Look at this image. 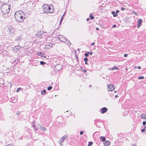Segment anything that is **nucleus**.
I'll return each instance as SVG.
<instances>
[{
  "label": "nucleus",
  "mask_w": 146,
  "mask_h": 146,
  "mask_svg": "<svg viewBox=\"0 0 146 146\" xmlns=\"http://www.w3.org/2000/svg\"><path fill=\"white\" fill-rule=\"evenodd\" d=\"M15 17L17 21L23 22L26 16L24 12L22 11H18L15 14Z\"/></svg>",
  "instance_id": "obj_1"
},
{
  "label": "nucleus",
  "mask_w": 146,
  "mask_h": 146,
  "mask_svg": "<svg viewBox=\"0 0 146 146\" xmlns=\"http://www.w3.org/2000/svg\"><path fill=\"white\" fill-rule=\"evenodd\" d=\"M11 8L10 5H8L4 3L3 5H2L1 9L2 12V15L5 17H8Z\"/></svg>",
  "instance_id": "obj_2"
},
{
  "label": "nucleus",
  "mask_w": 146,
  "mask_h": 146,
  "mask_svg": "<svg viewBox=\"0 0 146 146\" xmlns=\"http://www.w3.org/2000/svg\"><path fill=\"white\" fill-rule=\"evenodd\" d=\"M42 12L41 13V14L47 13H52L54 9L52 5H50L47 4H44L42 6Z\"/></svg>",
  "instance_id": "obj_3"
},
{
  "label": "nucleus",
  "mask_w": 146,
  "mask_h": 146,
  "mask_svg": "<svg viewBox=\"0 0 146 146\" xmlns=\"http://www.w3.org/2000/svg\"><path fill=\"white\" fill-rule=\"evenodd\" d=\"M7 28H8L7 31L9 33L10 35H12L15 31L14 28L11 25L7 26Z\"/></svg>",
  "instance_id": "obj_4"
},
{
  "label": "nucleus",
  "mask_w": 146,
  "mask_h": 146,
  "mask_svg": "<svg viewBox=\"0 0 146 146\" xmlns=\"http://www.w3.org/2000/svg\"><path fill=\"white\" fill-rule=\"evenodd\" d=\"M108 90L109 91H112L115 88L113 85L110 84L108 86Z\"/></svg>",
  "instance_id": "obj_5"
},
{
  "label": "nucleus",
  "mask_w": 146,
  "mask_h": 146,
  "mask_svg": "<svg viewBox=\"0 0 146 146\" xmlns=\"http://www.w3.org/2000/svg\"><path fill=\"white\" fill-rule=\"evenodd\" d=\"M68 137L66 135H64L63 137H62L60 140V143H62L66 138H68Z\"/></svg>",
  "instance_id": "obj_6"
},
{
  "label": "nucleus",
  "mask_w": 146,
  "mask_h": 146,
  "mask_svg": "<svg viewBox=\"0 0 146 146\" xmlns=\"http://www.w3.org/2000/svg\"><path fill=\"white\" fill-rule=\"evenodd\" d=\"M21 48V47L19 45H17L15 46L13 48V51L14 52H17Z\"/></svg>",
  "instance_id": "obj_7"
},
{
  "label": "nucleus",
  "mask_w": 146,
  "mask_h": 146,
  "mask_svg": "<svg viewBox=\"0 0 146 146\" xmlns=\"http://www.w3.org/2000/svg\"><path fill=\"white\" fill-rule=\"evenodd\" d=\"M108 109L106 107H103L101 109V113L102 114L106 113L108 111Z\"/></svg>",
  "instance_id": "obj_8"
},
{
  "label": "nucleus",
  "mask_w": 146,
  "mask_h": 146,
  "mask_svg": "<svg viewBox=\"0 0 146 146\" xmlns=\"http://www.w3.org/2000/svg\"><path fill=\"white\" fill-rule=\"evenodd\" d=\"M142 22V19H139L138 20V23L137 24V27L138 28H139L141 25Z\"/></svg>",
  "instance_id": "obj_9"
},
{
  "label": "nucleus",
  "mask_w": 146,
  "mask_h": 146,
  "mask_svg": "<svg viewBox=\"0 0 146 146\" xmlns=\"http://www.w3.org/2000/svg\"><path fill=\"white\" fill-rule=\"evenodd\" d=\"M60 67H61V66L60 65L58 64V65H56V67L55 68V69H54L55 71H60L61 69V68H60Z\"/></svg>",
  "instance_id": "obj_10"
},
{
  "label": "nucleus",
  "mask_w": 146,
  "mask_h": 146,
  "mask_svg": "<svg viewBox=\"0 0 146 146\" xmlns=\"http://www.w3.org/2000/svg\"><path fill=\"white\" fill-rule=\"evenodd\" d=\"M37 33L36 34V36L38 35V37L43 33V31H40L37 32Z\"/></svg>",
  "instance_id": "obj_11"
},
{
  "label": "nucleus",
  "mask_w": 146,
  "mask_h": 146,
  "mask_svg": "<svg viewBox=\"0 0 146 146\" xmlns=\"http://www.w3.org/2000/svg\"><path fill=\"white\" fill-rule=\"evenodd\" d=\"M39 61L38 60H35L33 62V65L35 66H38L39 64Z\"/></svg>",
  "instance_id": "obj_12"
},
{
  "label": "nucleus",
  "mask_w": 146,
  "mask_h": 146,
  "mask_svg": "<svg viewBox=\"0 0 146 146\" xmlns=\"http://www.w3.org/2000/svg\"><path fill=\"white\" fill-rule=\"evenodd\" d=\"M110 142L109 141H106L104 143V144L106 146H108L110 145Z\"/></svg>",
  "instance_id": "obj_13"
},
{
  "label": "nucleus",
  "mask_w": 146,
  "mask_h": 146,
  "mask_svg": "<svg viewBox=\"0 0 146 146\" xmlns=\"http://www.w3.org/2000/svg\"><path fill=\"white\" fill-rule=\"evenodd\" d=\"M119 69V68L118 67L116 66H114L113 67L109 69L111 70H118Z\"/></svg>",
  "instance_id": "obj_14"
},
{
  "label": "nucleus",
  "mask_w": 146,
  "mask_h": 146,
  "mask_svg": "<svg viewBox=\"0 0 146 146\" xmlns=\"http://www.w3.org/2000/svg\"><path fill=\"white\" fill-rule=\"evenodd\" d=\"M140 117L141 119H146V114H142L141 115Z\"/></svg>",
  "instance_id": "obj_15"
},
{
  "label": "nucleus",
  "mask_w": 146,
  "mask_h": 146,
  "mask_svg": "<svg viewBox=\"0 0 146 146\" xmlns=\"http://www.w3.org/2000/svg\"><path fill=\"white\" fill-rule=\"evenodd\" d=\"M111 13L112 15H113V17H115L118 16V15L114 11H112L111 12Z\"/></svg>",
  "instance_id": "obj_16"
},
{
  "label": "nucleus",
  "mask_w": 146,
  "mask_h": 146,
  "mask_svg": "<svg viewBox=\"0 0 146 146\" xmlns=\"http://www.w3.org/2000/svg\"><path fill=\"white\" fill-rule=\"evenodd\" d=\"M44 53L43 52H38L37 53V54L42 57H44L43 55H44Z\"/></svg>",
  "instance_id": "obj_17"
},
{
  "label": "nucleus",
  "mask_w": 146,
  "mask_h": 146,
  "mask_svg": "<svg viewBox=\"0 0 146 146\" xmlns=\"http://www.w3.org/2000/svg\"><path fill=\"white\" fill-rule=\"evenodd\" d=\"M100 140L103 142H104L106 141V138L104 136H101L100 137Z\"/></svg>",
  "instance_id": "obj_18"
},
{
  "label": "nucleus",
  "mask_w": 146,
  "mask_h": 146,
  "mask_svg": "<svg viewBox=\"0 0 146 146\" xmlns=\"http://www.w3.org/2000/svg\"><path fill=\"white\" fill-rule=\"evenodd\" d=\"M15 40L18 42L21 41L22 40L21 36H18L17 38H16Z\"/></svg>",
  "instance_id": "obj_19"
},
{
  "label": "nucleus",
  "mask_w": 146,
  "mask_h": 146,
  "mask_svg": "<svg viewBox=\"0 0 146 146\" xmlns=\"http://www.w3.org/2000/svg\"><path fill=\"white\" fill-rule=\"evenodd\" d=\"M60 40L63 42H66L67 41V39L63 37L61 39H60Z\"/></svg>",
  "instance_id": "obj_20"
},
{
  "label": "nucleus",
  "mask_w": 146,
  "mask_h": 146,
  "mask_svg": "<svg viewBox=\"0 0 146 146\" xmlns=\"http://www.w3.org/2000/svg\"><path fill=\"white\" fill-rule=\"evenodd\" d=\"M89 17L91 20H93L94 19V17L92 13H91L89 15Z\"/></svg>",
  "instance_id": "obj_21"
},
{
  "label": "nucleus",
  "mask_w": 146,
  "mask_h": 146,
  "mask_svg": "<svg viewBox=\"0 0 146 146\" xmlns=\"http://www.w3.org/2000/svg\"><path fill=\"white\" fill-rule=\"evenodd\" d=\"M46 92V90H43L41 91V94L42 95H43Z\"/></svg>",
  "instance_id": "obj_22"
},
{
  "label": "nucleus",
  "mask_w": 146,
  "mask_h": 146,
  "mask_svg": "<svg viewBox=\"0 0 146 146\" xmlns=\"http://www.w3.org/2000/svg\"><path fill=\"white\" fill-rule=\"evenodd\" d=\"M63 37V36L61 35H58V38L60 40Z\"/></svg>",
  "instance_id": "obj_23"
},
{
  "label": "nucleus",
  "mask_w": 146,
  "mask_h": 146,
  "mask_svg": "<svg viewBox=\"0 0 146 146\" xmlns=\"http://www.w3.org/2000/svg\"><path fill=\"white\" fill-rule=\"evenodd\" d=\"M64 19V17H63V16H62L61 18V19L60 20V25L62 23V20H63V19Z\"/></svg>",
  "instance_id": "obj_24"
},
{
  "label": "nucleus",
  "mask_w": 146,
  "mask_h": 146,
  "mask_svg": "<svg viewBox=\"0 0 146 146\" xmlns=\"http://www.w3.org/2000/svg\"><path fill=\"white\" fill-rule=\"evenodd\" d=\"M40 127L41 129H42V130L43 131H46V128L44 127H42L40 126Z\"/></svg>",
  "instance_id": "obj_25"
},
{
  "label": "nucleus",
  "mask_w": 146,
  "mask_h": 146,
  "mask_svg": "<svg viewBox=\"0 0 146 146\" xmlns=\"http://www.w3.org/2000/svg\"><path fill=\"white\" fill-rule=\"evenodd\" d=\"M46 64V62H44L43 61H41L40 62V64L42 65H44V64Z\"/></svg>",
  "instance_id": "obj_26"
},
{
  "label": "nucleus",
  "mask_w": 146,
  "mask_h": 146,
  "mask_svg": "<svg viewBox=\"0 0 146 146\" xmlns=\"http://www.w3.org/2000/svg\"><path fill=\"white\" fill-rule=\"evenodd\" d=\"M93 143L92 141H90L88 144V146H91L92 145V144Z\"/></svg>",
  "instance_id": "obj_27"
},
{
  "label": "nucleus",
  "mask_w": 146,
  "mask_h": 146,
  "mask_svg": "<svg viewBox=\"0 0 146 146\" xmlns=\"http://www.w3.org/2000/svg\"><path fill=\"white\" fill-rule=\"evenodd\" d=\"M53 44V43H50L48 45H47L46 46H48L49 47H50L51 48L52 47V45Z\"/></svg>",
  "instance_id": "obj_28"
},
{
  "label": "nucleus",
  "mask_w": 146,
  "mask_h": 146,
  "mask_svg": "<svg viewBox=\"0 0 146 146\" xmlns=\"http://www.w3.org/2000/svg\"><path fill=\"white\" fill-rule=\"evenodd\" d=\"M144 78V77L142 76H140L138 77V79H143Z\"/></svg>",
  "instance_id": "obj_29"
},
{
  "label": "nucleus",
  "mask_w": 146,
  "mask_h": 146,
  "mask_svg": "<svg viewBox=\"0 0 146 146\" xmlns=\"http://www.w3.org/2000/svg\"><path fill=\"white\" fill-rule=\"evenodd\" d=\"M52 86H49L47 88V90H50L52 88Z\"/></svg>",
  "instance_id": "obj_30"
},
{
  "label": "nucleus",
  "mask_w": 146,
  "mask_h": 146,
  "mask_svg": "<svg viewBox=\"0 0 146 146\" xmlns=\"http://www.w3.org/2000/svg\"><path fill=\"white\" fill-rule=\"evenodd\" d=\"M22 89L21 88H19L17 89L16 92H18L20 91V90L21 89Z\"/></svg>",
  "instance_id": "obj_31"
},
{
  "label": "nucleus",
  "mask_w": 146,
  "mask_h": 146,
  "mask_svg": "<svg viewBox=\"0 0 146 146\" xmlns=\"http://www.w3.org/2000/svg\"><path fill=\"white\" fill-rule=\"evenodd\" d=\"M84 55L86 57H88L89 56V54L88 53H84Z\"/></svg>",
  "instance_id": "obj_32"
},
{
  "label": "nucleus",
  "mask_w": 146,
  "mask_h": 146,
  "mask_svg": "<svg viewBox=\"0 0 146 146\" xmlns=\"http://www.w3.org/2000/svg\"><path fill=\"white\" fill-rule=\"evenodd\" d=\"M84 60L85 61H87L88 60V58L87 57H85L84 58Z\"/></svg>",
  "instance_id": "obj_33"
},
{
  "label": "nucleus",
  "mask_w": 146,
  "mask_h": 146,
  "mask_svg": "<svg viewBox=\"0 0 146 146\" xmlns=\"http://www.w3.org/2000/svg\"><path fill=\"white\" fill-rule=\"evenodd\" d=\"M145 131V128L143 129H141V131L142 133L144 132Z\"/></svg>",
  "instance_id": "obj_34"
},
{
  "label": "nucleus",
  "mask_w": 146,
  "mask_h": 146,
  "mask_svg": "<svg viewBox=\"0 0 146 146\" xmlns=\"http://www.w3.org/2000/svg\"><path fill=\"white\" fill-rule=\"evenodd\" d=\"M146 124V121H143V125H145Z\"/></svg>",
  "instance_id": "obj_35"
},
{
  "label": "nucleus",
  "mask_w": 146,
  "mask_h": 146,
  "mask_svg": "<svg viewBox=\"0 0 146 146\" xmlns=\"http://www.w3.org/2000/svg\"><path fill=\"white\" fill-rule=\"evenodd\" d=\"M20 113V112L19 111H17L16 113V114L17 115H19Z\"/></svg>",
  "instance_id": "obj_36"
},
{
  "label": "nucleus",
  "mask_w": 146,
  "mask_h": 146,
  "mask_svg": "<svg viewBox=\"0 0 146 146\" xmlns=\"http://www.w3.org/2000/svg\"><path fill=\"white\" fill-rule=\"evenodd\" d=\"M125 9V8L123 7H122L121 8V10L122 11H124Z\"/></svg>",
  "instance_id": "obj_37"
},
{
  "label": "nucleus",
  "mask_w": 146,
  "mask_h": 146,
  "mask_svg": "<svg viewBox=\"0 0 146 146\" xmlns=\"http://www.w3.org/2000/svg\"><path fill=\"white\" fill-rule=\"evenodd\" d=\"M84 133V131H80V134L81 135H82Z\"/></svg>",
  "instance_id": "obj_38"
},
{
  "label": "nucleus",
  "mask_w": 146,
  "mask_h": 146,
  "mask_svg": "<svg viewBox=\"0 0 146 146\" xmlns=\"http://www.w3.org/2000/svg\"><path fill=\"white\" fill-rule=\"evenodd\" d=\"M68 43H67L69 45V46L71 44V42L69 41H68Z\"/></svg>",
  "instance_id": "obj_39"
},
{
  "label": "nucleus",
  "mask_w": 146,
  "mask_h": 146,
  "mask_svg": "<svg viewBox=\"0 0 146 146\" xmlns=\"http://www.w3.org/2000/svg\"><path fill=\"white\" fill-rule=\"evenodd\" d=\"M119 10H117L116 11L115 13L117 14V13H119Z\"/></svg>",
  "instance_id": "obj_40"
},
{
  "label": "nucleus",
  "mask_w": 146,
  "mask_h": 146,
  "mask_svg": "<svg viewBox=\"0 0 146 146\" xmlns=\"http://www.w3.org/2000/svg\"><path fill=\"white\" fill-rule=\"evenodd\" d=\"M127 54H125L124 55V57H127Z\"/></svg>",
  "instance_id": "obj_41"
},
{
  "label": "nucleus",
  "mask_w": 146,
  "mask_h": 146,
  "mask_svg": "<svg viewBox=\"0 0 146 146\" xmlns=\"http://www.w3.org/2000/svg\"><path fill=\"white\" fill-rule=\"evenodd\" d=\"M116 27V25H113L112 27L113 28H115Z\"/></svg>",
  "instance_id": "obj_42"
},
{
  "label": "nucleus",
  "mask_w": 146,
  "mask_h": 146,
  "mask_svg": "<svg viewBox=\"0 0 146 146\" xmlns=\"http://www.w3.org/2000/svg\"><path fill=\"white\" fill-rule=\"evenodd\" d=\"M83 72H84L85 73H86L87 72V70L85 69H84L83 70Z\"/></svg>",
  "instance_id": "obj_43"
},
{
  "label": "nucleus",
  "mask_w": 146,
  "mask_h": 146,
  "mask_svg": "<svg viewBox=\"0 0 146 146\" xmlns=\"http://www.w3.org/2000/svg\"><path fill=\"white\" fill-rule=\"evenodd\" d=\"M34 130L35 131H36V130H38V129L36 128L35 127H34Z\"/></svg>",
  "instance_id": "obj_44"
},
{
  "label": "nucleus",
  "mask_w": 146,
  "mask_h": 146,
  "mask_svg": "<svg viewBox=\"0 0 146 146\" xmlns=\"http://www.w3.org/2000/svg\"><path fill=\"white\" fill-rule=\"evenodd\" d=\"M89 54L90 55H92L93 54V52H90Z\"/></svg>",
  "instance_id": "obj_45"
},
{
  "label": "nucleus",
  "mask_w": 146,
  "mask_h": 146,
  "mask_svg": "<svg viewBox=\"0 0 146 146\" xmlns=\"http://www.w3.org/2000/svg\"><path fill=\"white\" fill-rule=\"evenodd\" d=\"M141 67L140 66H138L137 67V68L138 69H141Z\"/></svg>",
  "instance_id": "obj_46"
},
{
  "label": "nucleus",
  "mask_w": 146,
  "mask_h": 146,
  "mask_svg": "<svg viewBox=\"0 0 146 146\" xmlns=\"http://www.w3.org/2000/svg\"><path fill=\"white\" fill-rule=\"evenodd\" d=\"M133 13L135 15H137V13L135 12H134V11H133Z\"/></svg>",
  "instance_id": "obj_47"
},
{
  "label": "nucleus",
  "mask_w": 146,
  "mask_h": 146,
  "mask_svg": "<svg viewBox=\"0 0 146 146\" xmlns=\"http://www.w3.org/2000/svg\"><path fill=\"white\" fill-rule=\"evenodd\" d=\"M90 20V18H87V19H86V21H89Z\"/></svg>",
  "instance_id": "obj_48"
},
{
  "label": "nucleus",
  "mask_w": 146,
  "mask_h": 146,
  "mask_svg": "<svg viewBox=\"0 0 146 146\" xmlns=\"http://www.w3.org/2000/svg\"><path fill=\"white\" fill-rule=\"evenodd\" d=\"M95 44V43L93 42H92V44H91V45L92 46H93Z\"/></svg>",
  "instance_id": "obj_49"
},
{
  "label": "nucleus",
  "mask_w": 146,
  "mask_h": 146,
  "mask_svg": "<svg viewBox=\"0 0 146 146\" xmlns=\"http://www.w3.org/2000/svg\"><path fill=\"white\" fill-rule=\"evenodd\" d=\"M85 64H86V65L88 64V62H87V61H85Z\"/></svg>",
  "instance_id": "obj_50"
},
{
  "label": "nucleus",
  "mask_w": 146,
  "mask_h": 146,
  "mask_svg": "<svg viewBox=\"0 0 146 146\" xmlns=\"http://www.w3.org/2000/svg\"><path fill=\"white\" fill-rule=\"evenodd\" d=\"M32 126L34 128L35 127V125L33 123V125H32Z\"/></svg>",
  "instance_id": "obj_51"
},
{
  "label": "nucleus",
  "mask_w": 146,
  "mask_h": 146,
  "mask_svg": "<svg viewBox=\"0 0 146 146\" xmlns=\"http://www.w3.org/2000/svg\"><path fill=\"white\" fill-rule=\"evenodd\" d=\"M96 30H99V29L97 27V28H96Z\"/></svg>",
  "instance_id": "obj_52"
},
{
  "label": "nucleus",
  "mask_w": 146,
  "mask_h": 146,
  "mask_svg": "<svg viewBox=\"0 0 146 146\" xmlns=\"http://www.w3.org/2000/svg\"><path fill=\"white\" fill-rule=\"evenodd\" d=\"M115 97L116 98H117L118 97V96L117 95H116L115 96Z\"/></svg>",
  "instance_id": "obj_53"
},
{
  "label": "nucleus",
  "mask_w": 146,
  "mask_h": 146,
  "mask_svg": "<svg viewBox=\"0 0 146 146\" xmlns=\"http://www.w3.org/2000/svg\"><path fill=\"white\" fill-rule=\"evenodd\" d=\"M132 146H136V145L135 144H133Z\"/></svg>",
  "instance_id": "obj_54"
},
{
  "label": "nucleus",
  "mask_w": 146,
  "mask_h": 146,
  "mask_svg": "<svg viewBox=\"0 0 146 146\" xmlns=\"http://www.w3.org/2000/svg\"><path fill=\"white\" fill-rule=\"evenodd\" d=\"M76 56V58H77V59H78L77 58H78V56H76H76Z\"/></svg>",
  "instance_id": "obj_55"
},
{
  "label": "nucleus",
  "mask_w": 146,
  "mask_h": 146,
  "mask_svg": "<svg viewBox=\"0 0 146 146\" xmlns=\"http://www.w3.org/2000/svg\"><path fill=\"white\" fill-rule=\"evenodd\" d=\"M134 68L135 69H136L137 68V67L136 66H135L134 67Z\"/></svg>",
  "instance_id": "obj_56"
},
{
  "label": "nucleus",
  "mask_w": 146,
  "mask_h": 146,
  "mask_svg": "<svg viewBox=\"0 0 146 146\" xmlns=\"http://www.w3.org/2000/svg\"><path fill=\"white\" fill-rule=\"evenodd\" d=\"M87 53H88V54L89 55V53H90V52H86Z\"/></svg>",
  "instance_id": "obj_57"
},
{
  "label": "nucleus",
  "mask_w": 146,
  "mask_h": 146,
  "mask_svg": "<svg viewBox=\"0 0 146 146\" xmlns=\"http://www.w3.org/2000/svg\"><path fill=\"white\" fill-rule=\"evenodd\" d=\"M65 12L64 13L63 15V16H64V15H65Z\"/></svg>",
  "instance_id": "obj_58"
},
{
  "label": "nucleus",
  "mask_w": 146,
  "mask_h": 146,
  "mask_svg": "<svg viewBox=\"0 0 146 146\" xmlns=\"http://www.w3.org/2000/svg\"><path fill=\"white\" fill-rule=\"evenodd\" d=\"M94 124H95L96 125V122H95V121H94Z\"/></svg>",
  "instance_id": "obj_59"
},
{
  "label": "nucleus",
  "mask_w": 146,
  "mask_h": 146,
  "mask_svg": "<svg viewBox=\"0 0 146 146\" xmlns=\"http://www.w3.org/2000/svg\"><path fill=\"white\" fill-rule=\"evenodd\" d=\"M80 50V49H79V48H78V49H77V50H78V51H79V50Z\"/></svg>",
  "instance_id": "obj_60"
},
{
  "label": "nucleus",
  "mask_w": 146,
  "mask_h": 146,
  "mask_svg": "<svg viewBox=\"0 0 146 146\" xmlns=\"http://www.w3.org/2000/svg\"><path fill=\"white\" fill-rule=\"evenodd\" d=\"M145 127V128H145H145H146V126H145V127Z\"/></svg>",
  "instance_id": "obj_61"
},
{
  "label": "nucleus",
  "mask_w": 146,
  "mask_h": 146,
  "mask_svg": "<svg viewBox=\"0 0 146 146\" xmlns=\"http://www.w3.org/2000/svg\"><path fill=\"white\" fill-rule=\"evenodd\" d=\"M89 86H90V87H92V86H91V85H89Z\"/></svg>",
  "instance_id": "obj_62"
},
{
  "label": "nucleus",
  "mask_w": 146,
  "mask_h": 146,
  "mask_svg": "<svg viewBox=\"0 0 146 146\" xmlns=\"http://www.w3.org/2000/svg\"><path fill=\"white\" fill-rule=\"evenodd\" d=\"M114 92H115V93H116V91H114Z\"/></svg>",
  "instance_id": "obj_63"
},
{
  "label": "nucleus",
  "mask_w": 146,
  "mask_h": 146,
  "mask_svg": "<svg viewBox=\"0 0 146 146\" xmlns=\"http://www.w3.org/2000/svg\"><path fill=\"white\" fill-rule=\"evenodd\" d=\"M84 75H86V74H84Z\"/></svg>",
  "instance_id": "obj_64"
}]
</instances>
